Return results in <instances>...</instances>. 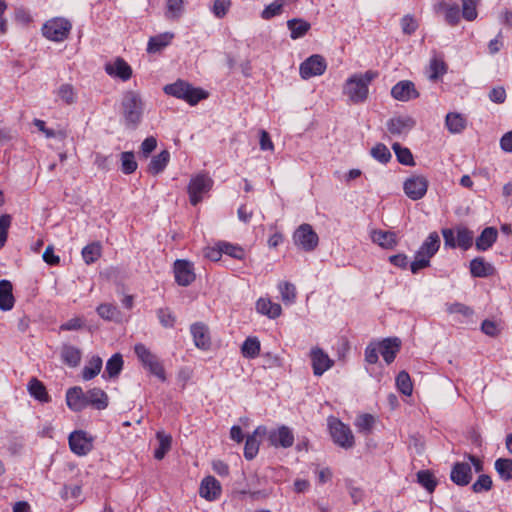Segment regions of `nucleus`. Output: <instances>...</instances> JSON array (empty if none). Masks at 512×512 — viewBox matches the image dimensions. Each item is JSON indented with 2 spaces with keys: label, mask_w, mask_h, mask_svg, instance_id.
<instances>
[{
  "label": "nucleus",
  "mask_w": 512,
  "mask_h": 512,
  "mask_svg": "<svg viewBox=\"0 0 512 512\" xmlns=\"http://www.w3.org/2000/svg\"><path fill=\"white\" fill-rule=\"evenodd\" d=\"M377 76L378 73L372 70L351 75L345 81L343 94L354 104L365 102L369 94V85Z\"/></svg>",
  "instance_id": "1"
},
{
  "label": "nucleus",
  "mask_w": 512,
  "mask_h": 512,
  "mask_svg": "<svg viewBox=\"0 0 512 512\" xmlns=\"http://www.w3.org/2000/svg\"><path fill=\"white\" fill-rule=\"evenodd\" d=\"M164 92L176 98L183 99L190 105H196L199 101L208 97L206 91L200 88H194L189 83L182 80L166 85Z\"/></svg>",
  "instance_id": "2"
},
{
  "label": "nucleus",
  "mask_w": 512,
  "mask_h": 512,
  "mask_svg": "<svg viewBox=\"0 0 512 512\" xmlns=\"http://www.w3.org/2000/svg\"><path fill=\"white\" fill-rule=\"evenodd\" d=\"M123 117L127 126L136 127L143 115L144 104L139 94L128 91L122 100Z\"/></svg>",
  "instance_id": "3"
},
{
  "label": "nucleus",
  "mask_w": 512,
  "mask_h": 512,
  "mask_svg": "<svg viewBox=\"0 0 512 512\" xmlns=\"http://www.w3.org/2000/svg\"><path fill=\"white\" fill-rule=\"evenodd\" d=\"M134 352L145 369L160 381H166V374L161 361L149 348L142 343H137L134 346Z\"/></svg>",
  "instance_id": "4"
},
{
  "label": "nucleus",
  "mask_w": 512,
  "mask_h": 512,
  "mask_svg": "<svg viewBox=\"0 0 512 512\" xmlns=\"http://www.w3.org/2000/svg\"><path fill=\"white\" fill-rule=\"evenodd\" d=\"M328 426L333 441L344 449L355 445L354 435L350 427L335 417L328 418Z\"/></svg>",
  "instance_id": "5"
},
{
  "label": "nucleus",
  "mask_w": 512,
  "mask_h": 512,
  "mask_svg": "<svg viewBox=\"0 0 512 512\" xmlns=\"http://www.w3.org/2000/svg\"><path fill=\"white\" fill-rule=\"evenodd\" d=\"M213 186L212 178L206 173H199L190 179L188 185V194L190 203L197 205L203 199V195L208 193Z\"/></svg>",
  "instance_id": "6"
},
{
  "label": "nucleus",
  "mask_w": 512,
  "mask_h": 512,
  "mask_svg": "<svg viewBox=\"0 0 512 512\" xmlns=\"http://www.w3.org/2000/svg\"><path fill=\"white\" fill-rule=\"evenodd\" d=\"M72 28L71 23L65 18H53L47 21L42 28L43 35L55 42H61L65 40Z\"/></svg>",
  "instance_id": "7"
},
{
  "label": "nucleus",
  "mask_w": 512,
  "mask_h": 512,
  "mask_svg": "<svg viewBox=\"0 0 512 512\" xmlns=\"http://www.w3.org/2000/svg\"><path fill=\"white\" fill-rule=\"evenodd\" d=\"M293 241L296 246L304 251H313L319 242L318 235L310 224L300 225L293 234Z\"/></svg>",
  "instance_id": "8"
},
{
  "label": "nucleus",
  "mask_w": 512,
  "mask_h": 512,
  "mask_svg": "<svg viewBox=\"0 0 512 512\" xmlns=\"http://www.w3.org/2000/svg\"><path fill=\"white\" fill-rule=\"evenodd\" d=\"M428 179L423 175H411L403 183V190L411 200L422 199L428 190Z\"/></svg>",
  "instance_id": "9"
},
{
  "label": "nucleus",
  "mask_w": 512,
  "mask_h": 512,
  "mask_svg": "<svg viewBox=\"0 0 512 512\" xmlns=\"http://www.w3.org/2000/svg\"><path fill=\"white\" fill-rule=\"evenodd\" d=\"M327 63L323 56L314 54L304 60L299 67V74L302 79L307 80L311 77L324 74Z\"/></svg>",
  "instance_id": "10"
},
{
  "label": "nucleus",
  "mask_w": 512,
  "mask_h": 512,
  "mask_svg": "<svg viewBox=\"0 0 512 512\" xmlns=\"http://www.w3.org/2000/svg\"><path fill=\"white\" fill-rule=\"evenodd\" d=\"M266 436L269 444L274 447L289 448L294 443V435L291 429L285 425L276 429H267Z\"/></svg>",
  "instance_id": "11"
},
{
  "label": "nucleus",
  "mask_w": 512,
  "mask_h": 512,
  "mask_svg": "<svg viewBox=\"0 0 512 512\" xmlns=\"http://www.w3.org/2000/svg\"><path fill=\"white\" fill-rule=\"evenodd\" d=\"M69 446L73 453L84 456L92 449V439L82 430H77L69 435Z\"/></svg>",
  "instance_id": "12"
},
{
  "label": "nucleus",
  "mask_w": 512,
  "mask_h": 512,
  "mask_svg": "<svg viewBox=\"0 0 512 512\" xmlns=\"http://www.w3.org/2000/svg\"><path fill=\"white\" fill-rule=\"evenodd\" d=\"M310 358L315 376L323 375L333 365L334 361L319 347H313L310 351Z\"/></svg>",
  "instance_id": "13"
},
{
  "label": "nucleus",
  "mask_w": 512,
  "mask_h": 512,
  "mask_svg": "<svg viewBox=\"0 0 512 512\" xmlns=\"http://www.w3.org/2000/svg\"><path fill=\"white\" fill-rule=\"evenodd\" d=\"M176 282L181 286H188L195 280L192 264L187 260H177L174 263Z\"/></svg>",
  "instance_id": "14"
},
{
  "label": "nucleus",
  "mask_w": 512,
  "mask_h": 512,
  "mask_svg": "<svg viewBox=\"0 0 512 512\" xmlns=\"http://www.w3.org/2000/svg\"><path fill=\"white\" fill-rule=\"evenodd\" d=\"M221 491V484L215 477L207 476L201 481L199 494L205 500L214 501L218 499L221 495Z\"/></svg>",
  "instance_id": "15"
},
{
  "label": "nucleus",
  "mask_w": 512,
  "mask_h": 512,
  "mask_svg": "<svg viewBox=\"0 0 512 512\" xmlns=\"http://www.w3.org/2000/svg\"><path fill=\"white\" fill-rule=\"evenodd\" d=\"M391 95L394 99L402 102L415 99L419 96L413 82L403 80L394 85L391 89Z\"/></svg>",
  "instance_id": "16"
},
{
  "label": "nucleus",
  "mask_w": 512,
  "mask_h": 512,
  "mask_svg": "<svg viewBox=\"0 0 512 512\" xmlns=\"http://www.w3.org/2000/svg\"><path fill=\"white\" fill-rule=\"evenodd\" d=\"M450 479L458 486H466L472 479L471 464L468 462H456L450 473Z\"/></svg>",
  "instance_id": "17"
},
{
  "label": "nucleus",
  "mask_w": 512,
  "mask_h": 512,
  "mask_svg": "<svg viewBox=\"0 0 512 512\" xmlns=\"http://www.w3.org/2000/svg\"><path fill=\"white\" fill-rule=\"evenodd\" d=\"M105 71L108 75L127 81L132 76L130 65L121 57H117L114 61L105 65Z\"/></svg>",
  "instance_id": "18"
},
{
  "label": "nucleus",
  "mask_w": 512,
  "mask_h": 512,
  "mask_svg": "<svg viewBox=\"0 0 512 512\" xmlns=\"http://www.w3.org/2000/svg\"><path fill=\"white\" fill-rule=\"evenodd\" d=\"M66 402L71 410L82 411L88 406L87 392H83L80 387H72L66 393Z\"/></svg>",
  "instance_id": "19"
},
{
  "label": "nucleus",
  "mask_w": 512,
  "mask_h": 512,
  "mask_svg": "<svg viewBox=\"0 0 512 512\" xmlns=\"http://www.w3.org/2000/svg\"><path fill=\"white\" fill-rule=\"evenodd\" d=\"M370 238L373 243L383 249H393L398 244V238L395 232L374 229L370 232Z\"/></svg>",
  "instance_id": "20"
},
{
  "label": "nucleus",
  "mask_w": 512,
  "mask_h": 512,
  "mask_svg": "<svg viewBox=\"0 0 512 512\" xmlns=\"http://www.w3.org/2000/svg\"><path fill=\"white\" fill-rule=\"evenodd\" d=\"M267 428L265 426H258L252 435L246 439L244 447V456L248 460H252L259 450V438L266 436Z\"/></svg>",
  "instance_id": "21"
},
{
  "label": "nucleus",
  "mask_w": 512,
  "mask_h": 512,
  "mask_svg": "<svg viewBox=\"0 0 512 512\" xmlns=\"http://www.w3.org/2000/svg\"><path fill=\"white\" fill-rule=\"evenodd\" d=\"M379 352L383 356L385 362L390 364L394 361L401 347V340L397 337L386 338L378 343Z\"/></svg>",
  "instance_id": "22"
},
{
  "label": "nucleus",
  "mask_w": 512,
  "mask_h": 512,
  "mask_svg": "<svg viewBox=\"0 0 512 512\" xmlns=\"http://www.w3.org/2000/svg\"><path fill=\"white\" fill-rule=\"evenodd\" d=\"M415 125V121L408 116H399L387 122V129L393 135L408 133Z\"/></svg>",
  "instance_id": "23"
},
{
  "label": "nucleus",
  "mask_w": 512,
  "mask_h": 512,
  "mask_svg": "<svg viewBox=\"0 0 512 512\" xmlns=\"http://www.w3.org/2000/svg\"><path fill=\"white\" fill-rule=\"evenodd\" d=\"M434 9L437 13H444L445 21L451 25L455 26L460 21V10L459 6L454 4H449L445 1H440L434 5Z\"/></svg>",
  "instance_id": "24"
},
{
  "label": "nucleus",
  "mask_w": 512,
  "mask_h": 512,
  "mask_svg": "<svg viewBox=\"0 0 512 512\" xmlns=\"http://www.w3.org/2000/svg\"><path fill=\"white\" fill-rule=\"evenodd\" d=\"M194 344L197 348L207 350L210 347L208 327L203 323H194L190 328Z\"/></svg>",
  "instance_id": "25"
},
{
  "label": "nucleus",
  "mask_w": 512,
  "mask_h": 512,
  "mask_svg": "<svg viewBox=\"0 0 512 512\" xmlns=\"http://www.w3.org/2000/svg\"><path fill=\"white\" fill-rule=\"evenodd\" d=\"M494 272V266L482 257H476L470 262V273L473 277L485 278L493 275Z\"/></svg>",
  "instance_id": "26"
},
{
  "label": "nucleus",
  "mask_w": 512,
  "mask_h": 512,
  "mask_svg": "<svg viewBox=\"0 0 512 512\" xmlns=\"http://www.w3.org/2000/svg\"><path fill=\"white\" fill-rule=\"evenodd\" d=\"M498 231L494 227H486L479 237H477L475 246L479 251H486L496 242Z\"/></svg>",
  "instance_id": "27"
},
{
  "label": "nucleus",
  "mask_w": 512,
  "mask_h": 512,
  "mask_svg": "<svg viewBox=\"0 0 512 512\" xmlns=\"http://www.w3.org/2000/svg\"><path fill=\"white\" fill-rule=\"evenodd\" d=\"M439 247H440V237L436 232H432L429 234V236L423 242V244L417 251V254H419L420 256H424L428 259H431V257H433L436 254Z\"/></svg>",
  "instance_id": "28"
},
{
  "label": "nucleus",
  "mask_w": 512,
  "mask_h": 512,
  "mask_svg": "<svg viewBox=\"0 0 512 512\" xmlns=\"http://www.w3.org/2000/svg\"><path fill=\"white\" fill-rule=\"evenodd\" d=\"M174 38V34L172 32H164L158 34L156 36L150 37L147 44V52L148 53H157L168 46L172 39Z\"/></svg>",
  "instance_id": "29"
},
{
  "label": "nucleus",
  "mask_w": 512,
  "mask_h": 512,
  "mask_svg": "<svg viewBox=\"0 0 512 512\" xmlns=\"http://www.w3.org/2000/svg\"><path fill=\"white\" fill-rule=\"evenodd\" d=\"M12 289L10 281L5 279L0 281V309L3 311H9L14 306Z\"/></svg>",
  "instance_id": "30"
},
{
  "label": "nucleus",
  "mask_w": 512,
  "mask_h": 512,
  "mask_svg": "<svg viewBox=\"0 0 512 512\" xmlns=\"http://www.w3.org/2000/svg\"><path fill=\"white\" fill-rule=\"evenodd\" d=\"M287 27L290 30V37L293 40L302 38L311 28V24L301 18H293L287 21Z\"/></svg>",
  "instance_id": "31"
},
{
  "label": "nucleus",
  "mask_w": 512,
  "mask_h": 512,
  "mask_svg": "<svg viewBox=\"0 0 512 512\" xmlns=\"http://www.w3.org/2000/svg\"><path fill=\"white\" fill-rule=\"evenodd\" d=\"M256 309L259 313L269 318H277L281 315L282 308L280 304L273 303L270 299L260 298L256 303Z\"/></svg>",
  "instance_id": "32"
},
{
  "label": "nucleus",
  "mask_w": 512,
  "mask_h": 512,
  "mask_svg": "<svg viewBox=\"0 0 512 512\" xmlns=\"http://www.w3.org/2000/svg\"><path fill=\"white\" fill-rule=\"evenodd\" d=\"M445 125L450 133L458 134L466 128L467 121L462 114L450 112L446 115Z\"/></svg>",
  "instance_id": "33"
},
{
  "label": "nucleus",
  "mask_w": 512,
  "mask_h": 512,
  "mask_svg": "<svg viewBox=\"0 0 512 512\" xmlns=\"http://www.w3.org/2000/svg\"><path fill=\"white\" fill-rule=\"evenodd\" d=\"M88 406L91 405L98 410H103L108 406V396L100 388H92L87 391Z\"/></svg>",
  "instance_id": "34"
},
{
  "label": "nucleus",
  "mask_w": 512,
  "mask_h": 512,
  "mask_svg": "<svg viewBox=\"0 0 512 512\" xmlns=\"http://www.w3.org/2000/svg\"><path fill=\"white\" fill-rule=\"evenodd\" d=\"M185 11L184 0H166L164 16L168 20H178Z\"/></svg>",
  "instance_id": "35"
},
{
  "label": "nucleus",
  "mask_w": 512,
  "mask_h": 512,
  "mask_svg": "<svg viewBox=\"0 0 512 512\" xmlns=\"http://www.w3.org/2000/svg\"><path fill=\"white\" fill-rule=\"evenodd\" d=\"M376 418L369 413L360 414L354 421V426L361 434L368 435L372 432Z\"/></svg>",
  "instance_id": "36"
},
{
  "label": "nucleus",
  "mask_w": 512,
  "mask_h": 512,
  "mask_svg": "<svg viewBox=\"0 0 512 512\" xmlns=\"http://www.w3.org/2000/svg\"><path fill=\"white\" fill-rule=\"evenodd\" d=\"M170 160V153L167 150L161 151L158 155L154 156L148 166V171L151 174H159L167 166Z\"/></svg>",
  "instance_id": "37"
},
{
  "label": "nucleus",
  "mask_w": 512,
  "mask_h": 512,
  "mask_svg": "<svg viewBox=\"0 0 512 512\" xmlns=\"http://www.w3.org/2000/svg\"><path fill=\"white\" fill-rule=\"evenodd\" d=\"M57 98L67 105H72L77 100V92L73 85L65 83L55 91Z\"/></svg>",
  "instance_id": "38"
},
{
  "label": "nucleus",
  "mask_w": 512,
  "mask_h": 512,
  "mask_svg": "<svg viewBox=\"0 0 512 512\" xmlns=\"http://www.w3.org/2000/svg\"><path fill=\"white\" fill-rule=\"evenodd\" d=\"M102 359L99 356H93L82 370V378L86 381L95 378L102 369Z\"/></svg>",
  "instance_id": "39"
},
{
  "label": "nucleus",
  "mask_w": 512,
  "mask_h": 512,
  "mask_svg": "<svg viewBox=\"0 0 512 512\" xmlns=\"http://www.w3.org/2000/svg\"><path fill=\"white\" fill-rule=\"evenodd\" d=\"M28 391L32 397L41 401L48 402L49 396L47 394L46 388L42 382H40L36 378H32L28 383Z\"/></svg>",
  "instance_id": "40"
},
{
  "label": "nucleus",
  "mask_w": 512,
  "mask_h": 512,
  "mask_svg": "<svg viewBox=\"0 0 512 512\" xmlns=\"http://www.w3.org/2000/svg\"><path fill=\"white\" fill-rule=\"evenodd\" d=\"M102 252V246L99 242H92L88 245H86L82 249V257L86 264H92L95 261H97Z\"/></svg>",
  "instance_id": "41"
},
{
  "label": "nucleus",
  "mask_w": 512,
  "mask_h": 512,
  "mask_svg": "<svg viewBox=\"0 0 512 512\" xmlns=\"http://www.w3.org/2000/svg\"><path fill=\"white\" fill-rule=\"evenodd\" d=\"M156 437L159 441V447L154 452V457L157 460H161L164 458L166 453L171 449L172 437L168 434H165L162 431H158Z\"/></svg>",
  "instance_id": "42"
},
{
  "label": "nucleus",
  "mask_w": 512,
  "mask_h": 512,
  "mask_svg": "<svg viewBox=\"0 0 512 512\" xmlns=\"http://www.w3.org/2000/svg\"><path fill=\"white\" fill-rule=\"evenodd\" d=\"M447 71V66L445 62L438 57H433L430 60L429 68H428V78L432 81L437 80L439 77L444 75Z\"/></svg>",
  "instance_id": "43"
},
{
  "label": "nucleus",
  "mask_w": 512,
  "mask_h": 512,
  "mask_svg": "<svg viewBox=\"0 0 512 512\" xmlns=\"http://www.w3.org/2000/svg\"><path fill=\"white\" fill-rule=\"evenodd\" d=\"M241 353L246 358H255L260 353V342L256 337H248L241 346Z\"/></svg>",
  "instance_id": "44"
},
{
  "label": "nucleus",
  "mask_w": 512,
  "mask_h": 512,
  "mask_svg": "<svg viewBox=\"0 0 512 512\" xmlns=\"http://www.w3.org/2000/svg\"><path fill=\"white\" fill-rule=\"evenodd\" d=\"M98 315L107 321H117L120 319V311L118 308L109 303H103L99 305L96 309Z\"/></svg>",
  "instance_id": "45"
},
{
  "label": "nucleus",
  "mask_w": 512,
  "mask_h": 512,
  "mask_svg": "<svg viewBox=\"0 0 512 512\" xmlns=\"http://www.w3.org/2000/svg\"><path fill=\"white\" fill-rule=\"evenodd\" d=\"M281 300L285 305H291L296 299V288L292 283L280 282L278 285Z\"/></svg>",
  "instance_id": "46"
},
{
  "label": "nucleus",
  "mask_w": 512,
  "mask_h": 512,
  "mask_svg": "<svg viewBox=\"0 0 512 512\" xmlns=\"http://www.w3.org/2000/svg\"><path fill=\"white\" fill-rule=\"evenodd\" d=\"M474 234L465 227L457 228L456 240L457 246L463 250H468L473 244Z\"/></svg>",
  "instance_id": "47"
},
{
  "label": "nucleus",
  "mask_w": 512,
  "mask_h": 512,
  "mask_svg": "<svg viewBox=\"0 0 512 512\" xmlns=\"http://www.w3.org/2000/svg\"><path fill=\"white\" fill-rule=\"evenodd\" d=\"M495 469L499 476L505 480L512 479V460L508 458H499L495 461Z\"/></svg>",
  "instance_id": "48"
},
{
  "label": "nucleus",
  "mask_w": 512,
  "mask_h": 512,
  "mask_svg": "<svg viewBox=\"0 0 512 512\" xmlns=\"http://www.w3.org/2000/svg\"><path fill=\"white\" fill-rule=\"evenodd\" d=\"M123 359L119 353L114 354L106 363L105 372L110 378L116 377L122 370Z\"/></svg>",
  "instance_id": "49"
},
{
  "label": "nucleus",
  "mask_w": 512,
  "mask_h": 512,
  "mask_svg": "<svg viewBox=\"0 0 512 512\" xmlns=\"http://www.w3.org/2000/svg\"><path fill=\"white\" fill-rule=\"evenodd\" d=\"M417 481L428 492L432 493L437 485L434 475L429 470H421L417 473Z\"/></svg>",
  "instance_id": "50"
},
{
  "label": "nucleus",
  "mask_w": 512,
  "mask_h": 512,
  "mask_svg": "<svg viewBox=\"0 0 512 512\" xmlns=\"http://www.w3.org/2000/svg\"><path fill=\"white\" fill-rule=\"evenodd\" d=\"M396 385L401 393L410 396L413 391L412 381L406 371H401L396 377Z\"/></svg>",
  "instance_id": "51"
},
{
  "label": "nucleus",
  "mask_w": 512,
  "mask_h": 512,
  "mask_svg": "<svg viewBox=\"0 0 512 512\" xmlns=\"http://www.w3.org/2000/svg\"><path fill=\"white\" fill-rule=\"evenodd\" d=\"M392 149L394 150L398 161L407 166L414 165V158L412 153L408 148L402 147L399 143H394L392 145Z\"/></svg>",
  "instance_id": "52"
},
{
  "label": "nucleus",
  "mask_w": 512,
  "mask_h": 512,
  "mask_svg": "<svg viewBox=\"0 0 512 512\" xmlns=\"http://www.w3.org/2000/svg\"><path fill=\"white\" fill-rule=\"evenodd\" d=\"M480 0H462V16L467 21L477 18V5Z\"/></svg>",
  "instance_id": "53"
},
{
  "label": "nucleus",
  "mask_w": 512,
  "mask_h": 512,
  "mask_svg": "<svg viewBox=\"0 0 512 512\" xmlns=\"http://www.w3.org/2000/svg\"><path fill=\"white\" fill-rule=\"evenodd\" d=\"M137 166L133 152L126 151L121 154V169L124 174H132Z\"/></svg>",
  "instance_id": "54"
},
{
  "label": "nucleus",
  "mask_w": 512,
  "mask_h": 512,
  "mask_svg": "<svg viewBox=\"0 0 512 512\" xmlns=\"http://www.w3.org/2000/svg\"><path fill=\"white\" fill-rule=\"evenodd\" d=\"M62 358L65 363L68 365L75 367L79 364L81 355L78 349L72 346H66L62 350Z\"/></svg>",
  "instance_id": "55"
},
{
  "label": "nucleus",
  "mask_w": 512,
  "mask_h": 512,
  "mask_svg": "<svg viewBox=\"0 0 512 512\" xmlns=\"http://www.w3.org/2000/svg\"><path fill=\"white\" fill-rule=\"evenodd\" d=\"M284 4H286L284 0H275L264 8L261 13V17L265 20H268L277 15H280Z\"/></svg>",
  "instance_id": "56"
},
{
  "label": "nucleus",
  "mask_w": 512,
  "mask_h": 512,
  "mask_svg": "<svg viewBox=\"0 0 512 512\" xmlns=\"http://www.w3.org/2000/svg\"><path fill=\"white\" fill-rule=\"evenodd\" d=\"M371 155L381 163H387L391 158V153L384 144H377L373 147L371 149Z\"/></svg>",
  "instance_id": "57"
},
{
  "label": "nucleus",
  "mask_w": 512,
  "mask_h": 512,
  "mask_svg": "<svg viewBox=\"0 0 512 512\" xmlns=\"http://www.w3.org/2000/svg\"><path fill=\"white\" fill-rule=\"evenodd\" d=\"M158 319L162 326L172 328L176 322L173 313L167 308H161L157 311Z\"/></svg>",
  "instance_id": "58"
},
{
  "label": "nucleus",
  "mask_w": 512,
  "mask_h": 512,
  "mask_svg": "<svg viewBox=\"0 0 512 512\" xmlns=\"http://www.w3.org/2000/svg\"><path fill=\"white\" fill-rule=\"evenodd\" d=\"M491 487H492L491 477L486 474H482L478 477L476 482H474V484L472 485V490L475 493H480L483 491L490 490Z\"/></svg>",
  "instance_id": "59"
},
{
  "label": "nucleus",
  "mask_w": 512,
  "mask_h": 512,
  "mask_svg": "<svg viewBox=\"0 0 512 512\" xmlns=\"http://www.w3.org/2000/svg\"><path fill=\"white\" fill-rule=\"evenodd\" d=\"M231 6L230 0H215L212 12L217 18H223Z\"/></svg>",
  "instance_id": "60"
},
{
  "label": "nucleus",
  "mask_w": 512,
  "mask_h": 512,
  "mask_svg": "<svg viewBox=\"0 0 512 512\" xmlns=\"http://www.w3.org/2000/svg\"><path fill=\"white\" fill-rule=\"evenodd\" d=\"M11 224V217L8 214L0 217V249L5 245L8 235V229Z\"/></svg>",
  "instance_id": "61"
},
{
  "label": "nucleus",
  "mask_w": 512,
  "mask_h": 512,
  "mask_svg": "<svg viewBox=\"0 0 512 512\" xmlns=\"http://www.w3.org/2000/svg\"><path fill=\"white\" fill-rule=\"evenodd\" d=\"M447 312L450 314H461L464 317H471L473 315V310L462 303L449 304Z\"/></svg>",
  "instance_id": "62"
},
{
  "label": "nucleus",
  "mask_w": 512,
  "mask_h": 512,
  "mask_svg": "<svg viewBox=\"0 0 512 512\" xmlns=\"http://www.w3.org/2000/svg\"><path fill=\"white\" fill-rule=\"evenodd\" d=\"M401 28L403 33L410 35L416 31L418 23L411 15H405L401 19Z\"/></svg>",
  "instance_id": "63"
},
{
  "label": "nucleus",
  "mask_w": 512,
  "mask_h": 512,
  "mask_svg": "<svg viewBox=\"0 0 512 512\" xmlns=\"http://www.w3.org/2000/svg\"><path fill=\"white\" fill-rule=\"evenodd\" d=\"M222 250L224 254H227L236 259H242L244 257V250L240 246L222 242Z\"/></svg>",
  "instance_id": "64"
}]
</instances>
